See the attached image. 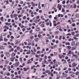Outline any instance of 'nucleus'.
I'll return each mask as SVG.
<instances>
[{
  "mask_svg": "<svg viewBox=\"0 0 79 79\" xmlns=\"http://www.w3.org/2000/svg\"><path fill=\"white\" fill-rule=\"evenodd\" d=\"M31 4L32 5V6H37L38 5L37 4H35L33 2H31Z\"/></svg>",
  "mask_w": 79,
  "mask_h": 79,
  "instance_id": "f257e3e1",
  "label": "nucleus"
},
{
  "mask_svg": "<svg viewBox=\"0 0 79 79\" xmlns=\"http://www.w3.org/2000/svg\"><path fill=\"white\" fill-rule=\"evenodd\" d=\"M63 76H64V77H66L68 76V74H65L64 72L62 73Z\"/></svg>",
  "mask_w": 79,
  "mask_h": 79,
  "instance_id": "f03ea898",
  "label": "nucleus"
},
{
  "mask_svg": "<svg viewBox=\"0 0 79 79\" xmlns=\"http://www.w3.org/2000/svg\"><path fill=\"white\" fill-rule=\"evenodd\" d=\"M77 66V64L75 63V62H73L72 64V66L73 67H76Z\"/></svg>",
  "mask_w": 79,
  "mask_h": 79,
  "instance_id": "7ed1b4c3",
  "label": "nucleus"
},
{
  "mask_svg": "<svg viewBox=\"0 0 79 79\" xmlns=\"http://www.w3.org/2000/svg\"><path fill=\"white\" fill-rule=\"evenodd\" d=\"M73 57H74V56L75 57V58H76V59H77L78 58V57L77 56V55H75L74 54H73Z\"/></svg>",
  "mask_w": 79,
  "mask_h": 79,
  "instance_id": "20e7f679",
  "label": "nucleus"
},
{
  "mask_svg": "<svg viewBox=\"0 0 79 79\" xmlns=\"http://www.w3.org/2000/svg\"><path fill=\"white\" fill-rule=\"evenodd\" d=\"M53 62L54 63V65H55V64H57V62H56V60L55 59L53 60Z\"/></svg>",
  "mask_w": 79,
  "mask_h": 79,
  "instance_id": "39448f33",
  "label": "nucleus"
},
{
  "mask_svg": "<svg viewBox=\"0 0 79 79\" xmlns=\"http://www.w3.org/2000/svg\"><path fill=\"white\" fill-rule=\"evenodd\" d=\"M40 28L39 27H37L36 29V31H40Z\"/></svg>",
  "mask_w": 79,
  "mask_h": 79,
  "instance_id": "423d86ee",
  "label": "nucleus"
},
{
  "mask_svg": "<svg viewBox=\"0 0 79 79\" xmlns=\"http://www.w3.org/2000/svg\"><path fill=\"white\" fill-rule=\"evenodd\" d=\"M6 55L7 57H10V53L9 52H7Z\"/></svg>",
  "mask_w": 79,
  "mask_h": 79,
  "instance_id": "0eeeda50",
  "label": "nucleus"
},
{
  "mask_svg": "<svg viewBox=\"0 0 79 79\" xmlns=\"http://www.w3.org/2000/svg\"><path fill=\"white\" fill-rule=\"evenodd\" d=\"M31 55H35V53L34 52V51L32 50H31Z\"/></svg>",
  "mask_w": 79,
  "mask_h": 79,
  "instance_id": "6e6552de",
  "label": "nucleus"
},
{
  "mask_svg": "<svg viewBox=\"0 0 79 79\" xmlns=\"http://www.w3.org/2000/svg\"><path fill=\"white\" fill-rule=\"evenodd\" d=\"M18 64H19V62H17L15 63V65L16 66H17Z\"/></svg>",
  "mask_w": 79,
  "mask_h": 79,
  "instance_id": "1a4fd4ad",
  "label": "nucleus"
},
{
  "mask_svg": "<svg viewBox=\"0 0 79 79\" xmlns=\"http://www.w3.org/2000/svg\"><path fill=\"white\" fill-rule=\"evenodd\" d=\"M35 41L37 42L39 41V38H36L35 40Z\"/></svg>",
  "mask_w": 79,
  "mask_h": 79,
  "instance_id": "9d476101",
  "label": "nucleus"
},
{
  "mask_svg": "<svg viewBox=\"0 0 79 79\" xmlns=\"http://www.w3.org/2000/svg\"><path fill=\"white\" fill-rule=\"evenodd\" d=\"M19 42L18 41V40H16L15 42V44L16 45H17V44H19Z\"/></svg>",
  "mask_w": 79,
  "mask_h": 79,
  "instance_id": "9b49d317",
  "label": "nucleus"
},
{
  "mask_svg": "<svg viewBox=\"0 0 79 79\" xmlns=\"http://www.w3.org/2000/svg\"><path fill=\"white\" fill-rule=\"evenodd\" d=\"M0 48H1V49H2V50H4V49H5V48H4L3 47V46H1Z\"/></svg>",
  "mask_w": 79,
  "mask_h": 79,
  "instance_id": "f8f14e48",
  "label": "nucleus"
},
{
  "mask_svg": "<svg viewBox=\"0 0 79 79\" xmlns=\"http://www.w3.org/2000/svg\"><path fill=\"white\" fill-rule=\"evenodd\" d=\"M45 39L46 42H49V40H48V38H46Z\"/></svg>",
  "mask_w": 79,
  "mask_h": 79,
  "instance_id": "ddd939ff",
  "label": "nucleus"
},
{
  "mask_svg": "<svg viewBox=\"0 0 79 79\" xmlns=\"http://www.w3.org/2000/svg\"><path fill=\"white\" fill-rule=\"evenodd\" d=\"M59 56L60 58L61 59L62 58V55L61 54H59Z\"/></svg>",
  "mask_w": 79,
  "mask_h": 79,
  "instance_id": "4468645a",
  "label": "nucleus"
},
{
  "mask_svg": "<svg viewBox=\"0 0 79 79\" xmlns=\"http://www.w3.org/2000/svg\"><path fill=\"white\" fill-rule=\"evenodd\" d=\"M72 26L73 27H75V26H76V24H75V23H73L72 24Z\"/></svg>",
  "mask_w": 79,
  "mask_h": 79,
  "instance_id": "2eb2a0df",
  "label": "nucleus"
},
{
  "mask_svg": "<svg viewBox=\"0 0 79 79\" xmlns=\"http://www.w3.org/2000/svg\"><path fill=\"white\" fill-rule=\"evenodd\" d=\"M75 45V42L74 41H73L72 43V45Z\"/></svg>",
  "mask_w": 79,
  "mask_h": 79,
  "instance_id": "dca6fc26",
  "label": "nucleus"
},
{
  "mask_svg": "<svg viewBox=\"0 0 79 79\" xmlns=\"http://www.w3.org/2000/svg\"><path fill=\"white\" fill-rule=\"evenodd\" d=\"M76 17H77V18H79V14H76Z\"/></svg>",
  "mask_w": 79,
  "mask_h": 79,
  "instance_id": "f3484780",
  "label": "nucleus"
},
{
  "mask_svg": "<svg viewBox=\"0 0 79 79\" xmlns=\"http://www.w3.org/2000/svg\"><path fill=\"white\" fill-rule=\"evenodd\" d=\"M45 49L43 48V49L42 51L41 52V53H44V52L45 51Z\"/></svg>",
  "mask_w": 79,
  "mask_h": 79,
  "instance_id": "a211bd4d",
  "label": "nucleus"
},
{
  "mask_svg": "<svg viewBox=\"0 0 79 79\" xmlns=\"http://www.w3.org/2000/svg\"><path fill=\"white\" fill-rule=\"evenodd\" d=\"M0 19L2 21H3V17H2Z\"/></svg>",
  "mask_w": 79,
  "mask_h": 79,
  "instance_id": "6ab92c4d",
  "label": "nucleus"
},
{
  "mask_svg": "<svg viewBox=\"0 0 79 79\" xmlns=\"http://www.w3.org/2000/svg\"><path fill=\"white\" fill-rule=\"evenodd\" d=\"M61 28V26H59L57 27V29H60Z\"/></svg>",
  "mask_w": 79,
  "mask_h": 79,
  "instance_id": "aec40b11",
  "label": "nucleus"
},
{
  "mask_svg": "<svg viewBox=\"0 0 79 79\" xmlns=\"http://www.w3.org/2000/svg\"><path fill=\"white\" fill-rule=\"evenodd\" d=\"M14 17V18H16V17H17V15H16V14H14L13 15Z\"/></svg>",
  "mask_w": 79,
  "mask_h": 79,
  "instance_id": "412c9836",
  "label": "nucleus"
},
{
  "mask_svg": "<svg viewBox=\"0 0 79 79\" xmlns=\"http://www.w3.org/2000/svg\"><path fill=\"white\" fill-rule=\"evenodd\" d=\"M65 44L66 45H70V43L69 42H67Z\"/></svg>",
  "mask_w": 79,
  "mask_h": 79,
  "instance_id": "4be33fe9",
  "label": "nucleus"
},
{
  "mask_svg": "<svg viewBox=\"0 0 79 79\" xmlns=\"http://www.w3.org/2000/svg\"><path fill=\"white\" fill-rule=\"evenodd\" d=\"M75 40H78V38H77V37H74L73 38Z\"/></svg>",
  "mask_w": 79,
  "mask_h": 79,
  "instance_id": "5701e85b",
  "label": "nucleus"
},
{
  "mask_svg": "<svg viewBox=\"0 0 79 79\" xmlns=\"http://www.w3.org/2000/svg\"><path fill=\"white\" fill-rule=\"evenodd\" d=\"M22 7H20L18 9V10L19 11L20 10H22Z\"/></svg>",
  "mask_w": 79,
  "mask_h": 79,
  "instance_id": "b1692460",
  "label": "nucleus"
},
{
  "mask_svg": "<svg viewBox=\"0 0 79 79\" xmlns=\"http://www.w3.org/2000/svg\"><path fill=\"white\" fill-rule=\"evenodd\" d=\"M23 58L22 57H20V61H21V62H22L23 61Z\"/></svg>",
  "mask_w": 79,
  "mask_h": 79,
  "instance_id": "393cba45",
  "label": "nucleus"
},
{
  "mask_svg": "<svg viewBox=\"0 0 79 79\" xmlns=\"http://www.w3.org/2000/svg\"><path fill=\"white\" fill-rule=\"evenodd\" d=\"M44 63H46V64H48V62H47V61L45 60H44Z\"/></svg>",
  "mask_w": 79,
  "mask_h": 79,
  "instance_id": "a878e982",
  "label": "nucleus"
},
{
  "mask_svg": "<svg viewBox=\"0 0 79 79\" xmlns=\"http://www.w3.org/2000/svg\"><path fill=\"white\" fill-rule=\"evenodd\" d=\"M23 70L24 71H27V69L26 68H23Z\"/></svg>",
  "mask_w": 79,
  "mask_h": 79,
  "instance_id": "bb28decb",
  "label": "nucleus"
},
{
  "mask_svg": "<svg viewBox=\"0 0 79 79\" xmlns=\"http://www.w3.org/2000/svg\"><path fill=\"white\" fill-rule=\"evenodd\" d=\"M79 45V42L75 44L76 46H78V45Z\"/></svg>",
  "mask_w": 79,
  "mask_h": 79,
  "instance_id": "cd10ccee",
  "label": "nucleus"
},
{
  "mask_svg": "<svg viewBox=\"0 0 79 79\" xmlns=\"http://www.w3.org/2000/svg\"><path fill=\"white\" fill-rule=\"evenodd\" d=\"M49 26H52V23H51V21H49Z\"/></svg>",
  "mask_w": 79,
  "mask_h": 79,
  "instance_id": "c85d7f7f",
  "label": "nucleus"
},
{
  "mask_svg": "<svg viewBox=\"0 0 79 79\" xmlns=\"http://www.w3.org/2000/svg\"><path fill=\"white\" fill-rule=\"evenodd\" d=\"M4 41H5V42H6L7 41H8V39H6V38H4Z\"/></svg>",
  "mask_w": 79,
  "mask_h": 79,
  "instance_id": "c756f323",
  "label": "nucleus"
},
{
  "mask_svg": "<svg viewBox=\"0 0 79 79\" xmlns=\"http://www.w3.org/2000/svg\"><path fill=\"white\" fill-rule=\"evenodd\" d=\"M15 55H16V53H14L12 54V56H15Z\"/></svg>",
  "mask_w": 79,
  "mask_h": 79,
  "instance_id": "7c9ffc66",
  "label": "nucleus"
},
{
  "mask_svg": "<svg viewBox=\"0 0 79 79\" xmlns=\"http://www.w3.org/2000/svg\"><path fill=\"white\" fill-rule=\"evenodd\" d=\"M8 63H9L8 61L7 60H6L5 61V64H8Z\"/></svg>",
  "mask_w": 79,
  "mask_h": 79,
  "instance_id": "2f4dec72",
  "label": "nucleus"
},
{
  "mask_svg": "<svg viewBox=\"0 0 79 79\" xmlns=\"http://www.w3.org/2000/svg\"><path fill=\"white\" fill-rule=\"evenodd\" d=\"M6 2L7 3L6 4V5H7L8 4H9V1H8V0H7L6 1Z\"/></svg>",
  "mask_w": 79,
  "mask_h": 79,
  "instance_id": "473e14b6",
  "label": "nucleus"
},
{
  "mask_svg": "<svg viewBox=\"0 0 79 79\" xmlns=\"http://www.w3.org/2000/svg\"><path fill=\"white\" fill-rule=\"evenodd\" d=\"M74 34H75V32H73L72 33V35H74Z\"/></svg>",
  "mask_w": 79,
  "mask_h": 79,
  "instance_id": "72a5a7b5",
  "label": "nucleus"
},
{
  "mask_svg": "<svg viewBox=\"0 0 79 79\" xmlns=\"http://www.w3.org/2000/svg\"><path fill=\"white\" fill-rule=\"evenodd\" d=\"M32 63V62L30 61V60H29L27 62V64H29V63Z\"/></svg>",
  "mask_w": 79,
  "mask_h": 79,
  "instance_id": "f704fd0d",
  "label": "nucleus"
},
{
  "mask_svg": "<svg viewBox=\"0 0 79 79\" xmlns=\"http://www.w3.org/2000/svg\"><path fill=\"white\" fill-rule=\"evenodd\" d=\"M10 59L11 60V61H14V59L12 57H11V58H10Z\"/></svg>",
  "mask_w": 79,
  "mask_h": 79,
  "instance_id": "c9c22d12",
  "label": "nucleus"
},
{
  "mask_svg": "<svg viewBox=\"0 0 79 79\" xmlns=\"http://www.w3.org/2000/svg\"><path fill=\"white\" fill-rule=\"evenodd\" d=\"M41 27H44V26H45L44 25V24H42L41 25Z\"/></svg>",
  "mask_w": 79,
  "mask_h": 79,
  "instance_id": "e433bc0d",
  "label": "nucleus"
},
{
  "mask_svg": "<svg viewBox=\"0 0 79 79\" xmlns=\"http://www.w3.org/2000/svg\"><path fill=\"white\" fill-rule=\"evenodd\" d=\"M6 68H5V67H4L3 68V71H6Z\"/></svg>",
  "mask_w": 79,
  "mask_h": 79,
  "instance_id": "4c0bfd02",
  "label": "nucleus"
},
{
  "mask_svg": "<svg viewBox=\"0 0 79 79\" xmlns=\"http://www.w3.org/2000/svg\"><path fill=\"white\" fill-rule=\"evenodd\" d=\"M60 7H59V10H61V5H60Z\"/></svg>",
  "mask_w": 79,
  "mask_h": 79,
  "instance_id": "58836bf2",
  "label": "nucleus"
},
{
  "mask_svg": "<svg viewBox=\"0 0 79 79\" xmlns=\"http://www.w3.org/2000/svg\"><path fill=\"white\" fill-rule=\"evenodd\" d=\"M79 74V72H77V73H75L76 75H77Z\"/></svg>",
  "mask_w": 79,
  "mask_h": 79,
  "instance_id": "ea45409f",
  "label": "nucleus"
},
{
  "mask_svg": "<svg viewBox=\"0 0 79 79\" xmlns=\"http://www.w3.org/2000/svg\"><path fill=\"white\" fill-rule=\"evenodd\" d=\"M74 37H79V35L78 34H77L74 36Z\"/></svg>",
  "mask_w": 79,
  "mask_h": 79,
  "instance_id": "a19ab883",
  "label": "nucleus"
},
{
  "mask_svg": "<svg viewBox=\"0 0 79 79\" xmlns=\"http://www.w3.org/2000/svg\"><path fill=\"white\" fill-rule=\"evenodd\" d=\"M70 76L72 77H74V75L71 74Z\"/></svg>",
  "mask_w": 79,
  "mask_h": 79,
  "instance_id": "79ce46f5",
  "label": "nucleus"
},
{
  "mask_svg": "<svg viewBox=\"0 0 79 79\" xmlns=\"http://www.w3.org/2000/svg\"><path fill=\"white\" fill-rule=\"evenodd\" d=\"M55 34H56L57 35H58V31H56L55 32Z\"/></svg>",
  "mask_w": 79,
  "mask_h": 79,
  "instance_id": "37998d69",
  "label": "nucleus"
},
{
  "mask_svg": "<svg viewBox=\"0 0 79 79\" xmlns=\"http://www.w3.org/2000/svg\"><path fill=\"white\" fill-rule=\"evenodd\" d=\"M66 35H69L70 36L71 35V33H69L68 34H66Z\"/></svg>",
  "mask_w": 79,
  "mask_h": 79,
  "instance_id": "c03bdc74",
  "label": "nucleus"
},
{
  "mask_svg": "<svg viewBox=\"0 0 79 79\" xmlns=\"http://www.w3.org/2000/svg\"><path fill=\"white\" fill-rule=\"evenodd\" d=\"M67 48H68V49H71V46H68Z\"/></svg>",
  "mask_w": 79,
  "mask_h": 79,
  "instance_id": "a18cd8bd",
  "label": "nucleus"
},
{
  "mask_svg": "<svg viewBox=\"0 0 79 79\" xmlns=\"http://www.w3.org/2000/svg\"><path fill=\"white\" fill-rule=\"evenodd\" d=\"M76 7H77L76 5L74 4V8H76Z\"/></svg>",
  "mask_w": 79,
  "mask_h": 79,
  "instance_id": "49530a36",
  "label": "nucleus"
},
{
  "mask_svg": "<svg viewBox=\"0 0 79 79\" xmlns=\"http://www.w3.org/2000/svg\"><path fill=\"white\" fill-rule=\"evenodd\" d=\"M10 45H12V46H14L15 45V44L13 43H11Z\"/></svg>",
  "mask_w": 79,
  "mask_h": 79,
  "instance_id": "de8ad7c7",
  "label": "nucleus"
},
{
  "mask_svg": "<svg viewBox=\"0 0 79 79\" xmlns=\"http://www.w3.org/2000/svg\"><path fill=\"white\" fill-rule=\"evenodd\" d=\"M40 61V62L41 61H42V58H40V60H39Z\"/></svg>",
  "mask_w": 79,
  "mask_h": 79,
  "instance_id": "09e8293b",
  "label": "nucleus"
},
{
  "mask_svg": "<svg viewBox=\"0 0 79 79\" xmlns=\"http://www.w3.org/2000/svg\"><path fill=\"white\" fill-rule=\"evenodd\" d=\"M2 8L4 9H5V8H6V6H2Z\"/></svg>",
  "mask_w": 79,
  "mask_h": 79,
  "instance_id": "8fccbe9b",
  "label": "nucleus"
},
{
  "mask_svg": "<svg viewBox=\"0 0 79 79\" xmlns=\"http://www.w3.org/2000/svg\"><path fill=\"white\" fill-rule=\"evenodd\" d=\"M21 27V28H23V27H25V28H26V27L24 26L23 25V24H22Z\"/></svg>",
  "mask_w": 79,
  "mask_h": 79,
  "instance_id": "3c124183",
  "label": "nucleus"
},
{
  "mask_svg": "<svg viewBox=\"0 0 79 79\" xmlns=\"http://www.w3.org/2000/svg\"><path fill=\"white\" fill-rule=\"evenodd\" d=\"M26 19V16H23V19Z\"/></svg>",
  "mask_w": 79,
  "mask_h": 79,
  "instance_id": "603ef678",
  "label": "nucleus"
},
{
  "mask_svg": "<svg viewBox=\"0 0 79 79\" xmlns=\"http://www.w3.org/2000/svg\"><path fill=\"white\" fill-rule=\"evenodd\" d=\"M51 49H53V48H54V46H51Z\"/></svg>",
  "mask_w": 79,
  "mask_h": 79,
  "instance_id": "864d4df0",
  "label": "nucleus"
},
{
  "mask_svg": "<svg viewBox=\"0 0 79 79\" xmlns=\"http://www.w3.org/2000/svg\"><path fill=\"white\" fill-rule=\"evenodd\" d=\"M37 50H39V49H40V47H38L37 48Z\"/></svg>",
  "mask_w": 79,
  "mask_h": 79,
  "instance_id": "5fc2aeb1",
  "label": "nucleus"
},
{
  "mask_svg": "<svg viewBox=\"0 0 79 79\" xmlns=\"http://www.w3.org/2000/svg\"><path fill=\"white\" fill-rule=\"evenodd\" d=\"M41 37V35H38V37Z\"/></svg>",
  "mask_w": 79,
  "mask_h": 79,
  "instance_id": "6e6d98bb",
  "label": "nucleus"
},
{
  "mask_svg": "<svg viewBox=\"0 0 79 79\" xmlns=\"http://www.w3.org/2000/svg\"><path fill=\"white\" fill-rule=\"evenodd\" d=\"M8 47L9 48H12V46H11L10 45H9L8 46Z\"/></svg>",
  "mask_w": 79,
  "mask_h": 79,
  "instance_id": "4d7b16f0",
  "label": "nucleus"
},
{
  "mask_svg": "<svg viewBox=\"0 0 79 79\" xmlns=\"http://www.w3.org/2000/svg\"><path fill=\"white\" fill-rule=\"evenodd\" d=\"M33 38H34V36H31L30 37V38L31 39H33Z\"/></svg>",
  "mask_w": 79,
  "mask_h": 79,
  "instance_id": "13d9d810",
  "label": "nucleus"
},
{
  "mask_svg": "<svg viewBox=\"0 0 79 79\" xmlns=\"http://www.w3.org/2000/svg\"><path fill=\"white\" fill-rule=\"evenodd\" d=\"M67 69V68L66 67H65L64 69V71H65V70H66Z\"/></svg>",
  "mask_w": 79,
  "mask_h": 79,
  "instance_id": "bf43d9fd",
  "label": "nucleus"
},
{
  "mask_svg": "<svg viewBox=\"0 0 79 79\" xmlns=\"http://www.w3.org/2000/svg\"><path fill=\"white\" fill-rule=\"evenodd\" d=\"M10 38L12 39H14V37H13V36H10Z\"/></svg>",
  "mask_w": 79,
  "mask_h": 79,
  "instance_id": "052dcab7",
  "label": "nucleus"
},
{
  "mask_svg": "<svg viewBox=\"0 0 79 79\" xmlns=\"http://www.w3.org/2000/svg\"><path fill=\"white\" fill-rule=\"evenodd\" d=\"M0 73H1V74H3V72L2 71H1L0 72Z\"/></svg>",
  "mask_w": 79,
  "mask_h": 79,
  "instance_id": "680f3d73",
  "label": "nucleus"
},
{
  "mask_svg": "<svg viewBox=\"0 0 79 79\" xmlns=\"http://www.w3.org/2000/svg\"><path fill=\"white\" fill-rule=\"evenodd\" d=\"M63 4H65V1H64L62 2Z\"/></svg>",
  "mask_w": 79,
  "mask_h": 79,
  "instance_id": "e2e57ef3",
  "label": "nucleus"
},
{
  "mask_svg": "<svg viewBox=\"0 0 79 79\" xmlns=\"http://www.w3.org/2000/svg\"><path fill=\"white\" fill-rule=\"evenodd\" d=\"M31 27H29L27 29V30H31Z\"/></svg>",
  "mask_w": 79,
  "mask_h": 79,
  "instance_id": "0e129e2a",
  "label": "nucleus"
},
{
  "mask_svg": "<svg viewBox=\"0 0 79 79\" xmlns=\"http://www.w3.org/2000/svg\"><path fill=\"white\" fill-rule=\"evenodd\" d=\"M61 38H62V37L61 36H60L59 37V40H61Z\"/></svg>",
  "mask_w": 79,
  "mask_h": 79,
  "instance_id": "69168bd1",
  "label": "nucleus"
},
{
  "mask_svg": "<svg viewBox=\"0 0 79 79\" xmlns=\"http://www.w3.org/2000/svg\"><path fill=\"white\" fill-rule=\"evenodd\" d=\"M10 74L9 73H7V76H10Z\"/></svg>",
  "mask_w": 79,
  "mask_h": 79,
  "instance_id": "338daca9",
  "label": "nucleus"
},
{
  "mask_svg": "<svg viewBox=\"0 0 79 79\" xmlns=\"http://www.w3.org/2000/svg\"><path fill=\"white\" fill-rule=\"evenodd\" d=\"M65 73H68V70L65 71Z\"/></svg>",
  "mask_w": 79,
  "mask_h": 79,
  "instance_id": "774afa93",
  "label": "nucleus"
}]
</instances>
